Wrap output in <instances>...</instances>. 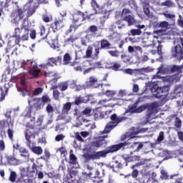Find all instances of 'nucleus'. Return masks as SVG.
<instances>
[{
	"label": "nucleus",
	"instance_id": "f257e3e1",
	"mask_svg": "<svg viewBox=\"0 0 183 183\" xmlns=\"http://www.w3.org/2000/svg\"><path fill=\"white\" fill-rule=\"evenodd\" d=\"M107 138H108V135L100 136L96 138V140L90 142L88 151L89 152H92V154H84V158L87 161H91V159H99L100 158H105L108 154H114V152H117L119 151V149H125L129 148L132 149L131 154L133 152H139L142 148H144V143L139 142H131V139L127 140L123 143H119L117 144H113L109 147L106 150H102L99 152H95L98 149V148H101L102 145H107L108 142H107Z\"/></svg>",
	"mask_w": 183,
	"mask_h": 183
},
{
	"label": "nucleus",
	"instance_id": "f03ea898",
	"mask_svg": "<svg viewBox=\"0 0 183 183\" xmlns=\"http://www.w3.org/2000/svg\"><path fill=\"white\" fill-rule=\"evenodd\" d=\"M38 135V132L35 131V126L32 124H27L26 129L24 132V136L26 141V145L29 147L34 154L36 155H41L44 150L41 147H34V141L35 138Z\"/></svg>",
	"mask_w": 183,
	"mask_h": 183
},
{
	"label": "nucleus",
	"instance_id": "7ed1b4c3",
	"mask_svg": "<svg viewBox=\"0 0 183 183\" xmlns=\"http://www.w3.org/2000/svg\"><path fill=\"white\" fill-rule=\"evenodd\" d=\"M14 35L13 38H15L14 42L16 45H19L22 41H28L29 39V24L23 23L21 28L17 27L14 29Z\"/></svg>",
	"mask_w": 183,
	"mask_h": 183
},
{
	"label": "nucleus",
	"instance_id": "20e7f679",
	"mask_svg": "<svg viewBox=\"0 0 183 183\" xmlns=\"http://www.w3.org/2000/svg\"><path fill=\"white\" fill-rule=\"evenodd\" d=\"M62 61V56H59L57 57H50L48 58L46 64H40V68H42V69H44V75L46 76H54L55 74L52 71L48 70V68L49 66H55L58 65V64H61Z\"/></svg>",
	"mask_w": 183,
	"mask_h": 183
},
{
	"label": "nucleus",
	"instance_id": "39448f33",
	"mask_svg": "<svg viewBox=\"0 0 183 183\" xmlns=\"http://www.w3.org/2000/svg\"><path fill=\"white\" fill-rule=\"evenodd\" d=\"M174 46L171 51L172 58L183 59V38L179 37L174 40Z\"/></svg>",
	"mask_w": 183,
	"mask_h": 183
},
{
	"label": "nucleus",
	"instance_id": "423d86ee",
	"mask_svg": "<svg viewBox=\"0 0 183 183\" xmlns=\"http://www.w3.org/2000/svg\"><path fill=\"white\" fill-rule=\"evenodd\" d=\"M152 92H155L156 98H162V97H167L168 95V88L167 86L159 87L158 85L155 84L153 88H151Z\"/></svg>",
	"mask_w": 183,
	"mask_h": 183
},
{
	"label": "nucleus",
	"instance_id": "0eeeda50",
	"mask_svg": "<svg viewBox=\"0 0 183 183\" xmlns=\"http://www.w3.org/2000/svg\"><path fill=\"white\" fill-rule=\"evenodd\" d=\"M65 26L64 24V19H55L54 21L50 24V28H51L53 32H58L59 29H62Z\"/></svg>",
	"mask_w": 183,
	"mask_h": 183
},
{
	"label": "nucleus",
	"instance_id": "6e6552de",
	"mask_svg": "<svg viewBox=\"0 0 183 183\" xmlns=\"http://www.w3.org/2000/svg\"><path fill=\"white\" fill-rule=\"evenodd\" d=\"M124 165H125V163L124 162V160L122 157H119L117 159L112 162V164H110L109 165V167L111 168L114 172H115L116 169H122L124 168Z\"/></svg>",
	"mask_w": 183,
	"mask_h": 183
},
{
	"label": "nucleus",
	"instance_id": "1a4fd4ad",
	"mask_svg": "<svg viewBox=\"0 0 183 183\" xmlns=\"http://www.w3.org/2000/svg\"><path fill=\"white\" fill-rule=\"evenodd\" d=\"M123 162H124V167H128L129 162H135V161H140L141 157L139 156H130L129 154H123L121 156Z\"/></svg>",
	"mask_w": 183,
	"mask_h": 183
},
{
	"label": "nucleus",
	"instance_id": "9d476101",
	"mask_svg": "<svg viewBox=\"0 0 183 183\" xmlns=\"http://www.w3.org/2000/svg\"><path fill=\"white\" fill-rule=\"evenodd\" d=\"M90 5L92 6V11H94V15H98L99 14H102L104 11V6L101 5L97 0H92Z\"/></svg>",
	"mask_w": 183,
	"mask_h": 183
},
{
	"label": "nucleus",
	"instance_id": "9b49d317",
	"mask_svg": "<svg viewBox=\"0 0 183 183\" xmlns=\"http://www.w3.org/2000/svg\"><path fill=\"white\" fill-rule=\"evenodd\" d=\"M159 107V104L158 102H153L150 104H147V109H148V117H151V115H154V114H158V108Z\"/></svg>",
	"mask_w": 183,
	"mask_h": 183
},
{
	"label": "nucleus",
	"instance_id": "f8f14e48",
	"mask_svg": "<svg viewBox=\"0 0 183 183\" xmlns=\"http://www.w3.org/2000/svg\"><path fill=\"white\" fill-rule=\"evenodd\" d=\"M36 101L38 104L36 109H41V108L44 107V105H45V104L51 102V99H49V97H48V95H44L41 97V99H36Z\"/></svg>",
	"mask_w": 183,
	"mask_h": 183
},
{
	"label": "nucleus",
	"instance_id": "ddd939ff",
	"mask_svg": "<svg viewBox=\"0 0 183 183\" xmlns=\"http://www.w3.org/2000/svg\"><path fill=\"white\" fill-rule=\"evenodd\" d=\"M111 122H109L110 124L114 125V127H117L118 124H120V122H122V121H125L127 119V117H118L117 114H113L110 117Z\"/></svg>",
	"mask_w": 183,
	"mask_h": 183
},
{
	"label": "nucleus",
	"instance_id": "4468645a",
	"mask_svg": "<svg viewBox=\"0 0 183 183\" xmlns=\"http://www.w3.org/2000/svg\"><path fill=\"white\" fill-rule=\"evenodd\" d=\"M25 13V9H21L19 6H17V10L16 12L11 13V18H14V19H16V18H19V19H24L25 15L24 14Z\"/></svg>",
	"mask_w": 183,
	"mask_h": 183
},
{
	"label": "nucleus",
	"instance_id": "2eb2a0df",
	"mask_svg": "<svg viewBox=\"0 0 183 183\" xmlns=\"http://www.w3.org/2000/svg\"><path fill=\"white\" fill-rule=\"evenodd\" d=\"M90 99L88 97H82L81 96L76 97L74 99V102H71L72 105H81V104H87L89 102Z\"/></svg>",
	"mask_w": 183,
	"mask_h": 183
},
{
	"label": "nucleus",
	"instance_id": "dca6fc26",
	"mask_svg": "<svg viewBox=\"0 0 183 183\" xmlns=\"http://www.w3.org/2000/svg\"><path fill=\"white\" fill-rule=\"evenodd\" d=\"M84 18V12H81V11H77L73 14V24H78L79 21H81Z\"/></svg>",
	"mask_w": 183,
	"mask_h": 183
},
{
	"label": "nucleus",
	"instance_id": "f3484780",
	"mask_svg": "<svg viewBox=\"0 0 183 183\" xmlns=\"http://www.w3.org/2000/svg\"><path fill=\"white\" fill-rule=\"evenodd\" d=\"M72 107V103L66 102L63 104V107L61 109L62 115H68L69 114V111H71V108Z\"/></svg>",
	"mask_w": 183,
	"mask_h": 183
},
{
	"label": "nucleus",
	"instance_id": "a211bd4d",
	"mask_svg": "<svg viewBox=\"0 0 183 183\" xmlns=\"http://www.w3.org/2000/svg\"><path fill=\"white\" fill-rule=\"evenodd\" d=\"M115 127L117 126L112 124L110 122L107 123L104 131L100 132V135H104V134H109L112 129L115 128Z\"/></svg>",
	"mask_w": 183,
	"mask_h": 183
},
{
	"label": "nucleus",
	"instance_id": "6ab92c4d",
	"mask_svg": "<svg viewBox=\"0 0 183 183\" xmlns=\"http://www.w3.org/2000/svg\"><path fill=\"white\" fill-rule=\"evenodd\" d=\"M31 169L32 170H29V167H27V177H29V178H34L35 176V171L38 169V165H36L35 163H33Z\"/></svg>",
	"mask_w": 183,
	"mask_h": 183
},
{
	"label": "nucleus",
	"instance_id": "aec40b11",
	"mask_svg": "<svg viewBox=\"0 0 183 183\" xmlns=\"http://www.w3.org/2000/svg\"><path fill=\"white\" fill-rule=\"evenodd\" d=\"M123 21L125 22H127L128 26H132L134 24H136L135 18L132 16V15L125 16L123 18Z\"/></svg>",
	"mask_w": 183,
	"mask_h": 183
},
{
	"label": "nucleus",
	"instance_id": "412c9836",
	"mask_svg": "<svg viewBox=\"0 0 183 183\" xmlns=\"http://www.w3.org/2000/svg\"><path fill=\"white\" fill-rule=\"evenodd\" d=\"M99 42L100 49H111V43L107 39H102Z\"/></svg>",
	"mask_w": 183,
	"mask_h": 183
},
{
	"label": "nucleus",
	"instance_id": "4be33fe9",
	"mask_svg": "<svg viewBox=\"0 0 183 183\" xmlns=\"http://www.w3.org/2000/svg\"><path fill=\"white\" fill-rule=\"evenodd\" d=\"M11 114H12V112L8 111L5 114V117L6 118V123L8 127L11 125V128H14V120H12V118L11 117Z\"/></svg>",
	"mask_w": 183,
	"mask_h": 183
},
{
	"label": "nucleus",
	"instance_id": "5701e85b",
	"mask_svg": "<svg viewBox=\"0 0 183 183\" xmlns=\"http://www.w3.org/2000/svg\"><path fill=\"white\" fill-rule=\"evenodd\" d=\"M19 151L21 154V157H24V158H26L27 161L29 159V152L26 149V148L20 147Z\"/></svg>",
	"mask_w": 183,
	"mask_h": 183
},
{
	"label": "nucleus",
	"instance_id": "b1692460",
	"mask_svg": "<svg viewBox=\"0 0 183 183\" xmlns=\"http://www.w3.org/2000/svg\"><path fill=\"white\" fill-rule=\"evenodd\" d=\"M94 119L97 121V119H102L105 117L104 116V112L99 111V108H97L94 110Z\"/></svg>",
	"mask_w": 183,
	"mask_h": 183
},
{
	"label": "nucleus",
	"instance_id": "393cba45",
	"mask_svg": "<svg viewBox=\"0 0 183 183\" xmlns=\"http://www.w3.org/2000/svg\"><path fill=\"white\" fill-rule=\"evenodd\" d=\"M29 74L31 75L33 78H38L39 75H41V70L38 69H30Z\"/></svg>",
	"mask_w": 183,
	"mask_h": 183
},
{
	"label": "nucleus",
	"instance_id": "a878e982",
	"mask_svg": "<svg viewBox=\"0 0 183 183\" xmlns=\"http://www.w3.org/2000/svg\"><path fill=\"white\" fill-rule=\"evenodd\" d=\"M39 31L38 32V35L41 36V39H46V35L45 34L46 32V29H45V26L41 25L39 26Z\"/></svg>",
	"mask_w": 183,
	"mask_h": 183
},
{
	"label": "nucleus",
	"instance_id": "bb28decb",
	"mask_svg": "<svg viewBox=\"0 0 183 183\" xmlns=\"http://www.w3.org/2000/svg\"><path fill=\"white\" fill-rule=\"evenodd\" d=\"M6 161L10 165H18V159L15 158V156H8Z\"/></svg>",
	"mask_w": 183,
	"mask_h": 183
},
{
	"label": "nucleus",
	"instance_id": "cd10ccee",
	"mask_svg": "<svg viewBox=\"0 0 183 183\" xmlns=\"http://www.w3.org/2000/svg\"><path fill=\"white\" fill-rule=\"evenodd\" d=\"M35 12H36V7H35V6H29V8L27 9V18L32 16Z\"/></svg>",
	"mask_w": 183,
	"mask_h": 183
},
{
	"label": "nucleus",
	"instance_id": "c85d7f7f",
	"mask_svg": "<svg viewBox=\"0 0 183 183\" xmlns=\"http://www.w3.org/2000/svg\"><path fill=\"white\" fill-rule=\"evenodd\" d=\"M124 19L118 20L116 21V24L117 25L118 29H124L127 28V24H125Z\"/></svg>",
	"mask_w": 183,
	"mask_h": 183
},
{
	"label": "nucleus",
	"instance_id": "c756f323",
	"mask_svg": "<svg viewBox=\"0 0 183 183\" xmlns=\"http://www.w3.org/2000/svg\"><path fill=\"white\" fill-rule=\"evenodd\" d=\"M94 51V48L92 46H89L86 50L85 58L90 59L92 58V52Z\"/></svg>",
	"mask_w": 183,
	"mask_h": 183
},
{
	"label": "nucleus",
	"instance_id": "7c9ffc66",
	"mask_svg": "<svg viewBox=\"0 0 183 183\" xmlns=\"http://www.w3.org/2000/svg\"><path fill=\"white\" fill-rule=\"evenodd\" d=\"M121 58H122V61H123L124 64H129V62H131L130 55H128L127 54H123L121 55Z\"/></svg>",
	"mask_w": 183,
	"mask_h": 183
},
{
	"label": "nucleus",
	"instance_id": "2f4dec72",
	"mask_svg": "<svg viewBox=\"0 0 183 183\" xmlns=\"http://www.w3.org/2000/svg\"><path fill=\"white\" fill-rule=\"evenodd\" d=\"M143 10L145 15H147V16H149V15L151 14V11H149V4L144 3Z\"/></svg>",
	"mask_w": 183,
	"mask_h": 183
},
{
	"label": "nucleus",
	"instance_id": "473e14b6",
	"mask_svg": "<svg viewBox=\"0 0 183 183\" xmlns=\"http://www.w3.org/2000/svg\"><path fill=\"white\" fill-rule=\"evenodd\" d=\"M64 65H68L71 61V55L69 53H66L63 57Z\"/></svg>",
	"mask_w": 183,
	"mask_h": 183
},
{
	"label": "nucleus",
	"instance_id": "72a5a7b5",
	"mask_svg": "<svg viewBox=\"0 0 183 183\" xmlns=\"http://www.w3.org/2000/svg\"><path fill=\"white\" fill-rule=\"evenodd\" d=\"M172 72H177L178 74H182V66L174 65L171 69Z\"/></svg>",
	"mask_w": 183,
	"mask_h": 183
},
{
	"label": "nucleus",
	"instance_id": "f704fd0d",
	"mask_svg": "<svg viewBox=\"0 0 183 183\" xmlns=\"http://www.w3.org/2000/svg\"><path fill=\"white\" fill-rule=\"evenodd\" d=\"M97 82H98L97 78H95L94 76H90L89 79V81L87 82V85H89V86H94V85H95Z\"/></svg>",
	"mask_w": 183,
	"mask_h": 183
},
{
	"label": "nucleus",
	"instance_id": "c9c22d12",
	"mask_svg": "<svg viewBox=\"0 0 183 183\" xmlns=\"http://www.w3.org/2000/svg\"><path fill=\"white\" fill-rule=\"evenodd\" d=\"M77 159H78L76 158V156H75V154H74L73 153L70 154L69 160H70V164L71 165H76V164H78V162H76Z\"/></svg>",
	"mask_w": 183,
	"mask_h": 183
},
{
	"label": "nucleus",
	"instance_id": "e433bc0d",
	"mask_svg": "<svg viewBox=\"0 0 183 183\" xmlns=\"http://www.w3.org/2000/svg\"><path fill=\"white\" fill-rule=\"evenodd\" d=\"M7 135L9 139H14V127H12L11 124L9 125V129L7 130Z\"/></svg>",
	"mask_w": 183,
	"mask_h": 183
},
{
	"label": "nucleus",
	"instance_id": "4c0bfd02",
	"mask_svg": "<svg viewBox=\"0 0 183 183\" xmlns=\"http://www.w3.org/2000/svg\"><path fill=\"white\" fill-rule=\"evenodd\" d=\"M138 104H139V102H136L133 106L129 107V112H131L132 114L136 113L137 114V109L138 107Z\"/></svg>",
	"mask_w": 183,
	"mask_h": 183
},
{
	"label": "nucleus",
	"instance_id": "58836bf2",
	"mask_svg": "<svg viewBox=\"0 0 183 183\" xmlns=\"http://www.w3.org/2000/svg\"><path fill=\"white\" fill-rule=\"evenodd\" d=\"M120 69H121V64H119V62H114L110 66V69H112V71H119Z\"/></svg>",
	"mask_w": 183,
	"mask_h": 183
},
{
	"label": "nucleus",
	"instance_id": "ea45409f",
	"mask_svg": "<svg viewBox=\"0 0 183 183\" xmlns=\"http://www.w3.org/2000/svg\"><path fill=\"white\" fill-rule=\"evenodd\" d=\"M131 35L133 36H135L137 35H141L142 34V31L139 29H132L130 30Z\"/></svg>",
	"mask_w": 183,
	"mask_h": 183
},
{
	"label": "nucleus",
	"instance_id": "a19ab883",
	"mask_svg": "<svg viewBox=\"0 0 183 183\" xmlns=\"http://www.w3.org/2000/svg\"><path fill=\"white\" fill-rule=\"evenodd\" d=\"M174 127L177 128L178 129H181V127H182V121H181V119L179 117H176V121L174 122Z\"/></svg>",
	"mask_w": 183,
	"mask_h": 183
},
{
	"label": "nucleus",
	"instance_id": "79ce46f5",
	"mask_svg": "<svg viewBox=\"0 0 183 183\" xmlns=\"http://www.w3.org/2000/svg\"><path fill=\"white\" fill-rule=\"evenodd\" d=\"M59 88L61 92H64V91H66L68 89V83L63 82L59 84Z\"/></svg>",
	"mask_w": 183,
	"mask_h": 183
},
{
	"label": "nucleus",
	"instance_id": "37998d69",
	"mask_svg": "<svg viewBox=\"0 0 183 183\" xmlns=\"http://www.w3.org/2000/svg\"><path fill=\"white\" fill-rule=\"evenodd\" d=\"M89 31L91 32V34L97 35V32H98V26L95 25H92L89 27Z\"/></svg>",
	"mask_w": 183,
	"mask_h": 183
},
{
	"label": "nucleus",
	"instance_id": "c03bdc74",
	"mask_svg": "<svg viewBox=\"0 0 183 183\" xmlns=\"http://www.w3.org/2000/svg\"><path fill=\"white\" fill-rule=\"evenodd\" d=\"M147 108H148L147 104L141 105L140 107H137V114H139V113L142 112L143 111H145V109H147Z\"/></svg>",
	"mask_w": 183,
	"mask_h": 183
},
{
	"label": "nucleus",
	"instance_id": "a18cd8bd",
	"mask_svg": "<svg viewBox=\"0 0 183 183\" xmlns=\"http://www.w3.org/2000/svg\"><path fill=\"white\" fill-rule=\"evenodd\" d=\"M16 172H11L9 179L11 182H15L16 181Z\"/></svg>",
	"mask_w": 183,
	"mask_h": 183
},
{
	"label": "nucleus",
	"instance_id": "49530a36",
	"mask_svg": "<svg viewBox=\"0 0 183 183\" xmlns=\"http://www.w3.org/2000/svg\"><path fill=\"white\" fill-rule=\"evenodd\" d=\"M164 139V132H160L156 142L157 144H161V142H162Z\"/></svg>",
	"mask_w": 183,
	"mask_h": 183
},
{
	"label": "nucleus",
	"instance_id": "de8ad7c7",
	"mask_svg": "<svg viewBox=\"0 0 183 183\" xmlns=\"http://www.w3.org/2000/svg\"><path fill=\"white\" fill-rule=\"evenodd\" d=\"M161 5L162 6H168V8H172V6H174V3L169 0H167L164 2H162Z\"/></svg>",
	"mask_w": 183,
	"mask_h": 183
},
{
	"label": "nucleus",
	"instance_id": "09e8293b",
	"mask_svg": "<svg viewBox=\"0 0 183 183\" xmlns=\"http://www.w3.org/2000/svg\"><path fill=\"white\" fill-rule=\"evenodd\" d=\"M42 21L45 22L46 24L49 23L50 21L52 20V18L49 17L47 14H43L41 16Z\"/></svg>",
	"mask_w": 183,
	"mask_h": 183
},
{
	"label": "nucleus",
	"instance_id": "8fccbe9b",
	"mask_svg": "<svg viewBox=\"0 0 183 183\" xmlns=\"http://www.w3.org/2000/svg\"><path fill=\"white\" fill-rule=\"evenodd\" d=\"M160 178L161 179H168L169 176H168V173L165 170H162Z\"/></svg>",
	"mask_w": 183,
	"mask_h": 183
},
{
	"label": "nucleus",
	"instance_id": "3c124183",
	"mask_svg": "<svg viewBox=\"0 0 183 183\" xmlns=\"http://www.w3.org/2000/svg\"><path fill=\"white\" fill-rule=\"evenodd\" d=\"M59 152H60L61 155H63V157H66V154H68L66 149H65L64 147L59 149Z\"/></svg>",
	"mask_w": 183,
	"mask_h": 183
},
{
	"label": "nucleus",
	"instance_id": "603ef678",
	"mask_svg": "<svg viewBox=\"0 0 183 183\" xmlns=\"http://www.w3.org/2000/svg\"><path fill=\"white\" fill-rule=\"evenodd\" d=\"M108 52L109 55H111V56H114L115 58H118L119 56V55L118 54H119V51H118V50L109 51Z\"/></svg>",
	"mask_w": 183,
	"mask_h": 183
},
{
	"label": "nucleus",
	"instance_id": "864d4df0",
	"mask_svg": "<svg viewBox=\"0 0 183 183\" xmlns=\"http://www.w3.org/2000/svg\"><path fill=\"white\" fill-rule=\"evenodd\" d=\"M91 112H92V110L90 108L86 107L82 111L81 114L83 115H89Z\"/></svg>",
	"mask_w": 183,
	"mask_h": 183
},
{
	"label": "nucleus",
	"instance_id": "5fc2aeb1",
	"mask_svg": "<svg viewBox=\"0 0 183 183\" xmlns=\"http://www.w3.org/2000/svg\"><path fill=\"white\" fill-rule=\"evenodd\" d=\"M159 26L160 28H168V26H169V23H168V21H162L159 23Z\"/></svg>",
	"mask_w": 183,
	"mask_h": 183
},
{
	"label": "nucleus",
	"instance_id": "6e6d98bb",
	"mask_svg": "<svg viewBox=\"0 0 183 183\" xmlns=\"http://www.w3.org/2000/svg\"><path fill=\"white\" fill-rule=\"evenodd\" d=\"M101 47L99 46H97L94 49V57L95 58H98V56H99V51H101Z\"/></svg>",
	"mask_w": 183,
	"mask_h": 183
},
{
	"label": "nucleus",
	"instance_id": "4d7b16f0",
	"mask_svg": "<svg viewBox=\"0 0 183 183\" xmlns=\"http://www.w3.org/2000/svg\"><path fill=\"white\" fill-rule=\"evenodd\" d=\"M46 110L48 114H52V112H54V107H52V105L48 104L46 106Z\"/></svg>",
	"mask_w": 183,
	"mask_h": 183
},
{
	"label": "nucleus",
	"instance_id": "13d9d810",
	"mask_svg": "<svg viewBox=\"0 0 183 183\" xmlns=\"http://www.w3.org/2000/svg\"><path fill=\"white\" fill-rule=\"evenodd\" d=\"M163 15L165 18H168L169 19H174V18H175V14H171L169 13H163Z\"/></svg>",
	"mask_w": 183,
	"mask_h": 183
},
{
	"label": "nucleus",
	"instance_id": "bf43d9fd",
	"mask_svg": "<svg viewBox=\"0 0 183 183\" xmlns=\"http://www.w3.org/2000/svg\"><path fill=\"white\" fill-rule=\"evenodd\" d=\"M75 41H76V38H74V36H70L69 38H68L66 40V42H68L69 44H74V42H75Z\"/></svg>",
	"mask_w": 183,
	"mask_h": 183
},
{
	"label": "nucleus",
	"instance_id": "052dcab7",
	"mask_svg": "<svg viewBox=\"0 0 183 183\" xmlns=\"http://www.w3.org/2000/svg\"><path fill=\"white\" fill-rule=\"evenodd\" d=\"M42 91H43L42 88L39 87L34 89L33 94L34 95H39V94H42Z\"/></svg>",
	"mask_w": 183,
	"mask_h": 183
},
{
	"label": "nucleus",
	"instance_id": "680f3d73",
	"mask_svg": "<svg viewBox=\"0 0 183 183\" xmlns=\"http://www.w3.org/2000/svg\"><path fill=\"white\" fill-rule=\"evenodd\" d=\"M64 138H65L64 134H58L56 136L55 139L57 142H59V141L64 140Z\"/></svg>",
	"mask_w": 183,
	"mask_h": 183
},
{
	"label": "nucleus",
	"instance_id": "e2e57ef3",
	"mask_svg": "<svg viewBox=\"0 0 183 183\" xmlns=\"http://www.w3.org/2000/svg\"><path fill=\"white\" fill-rule=\"evenodd\" d=\"M138 175H139V172L138 169H134L132 172V178H138Z\"/></svg>",
	"mask_w": 183,
	"mask_h": 183
},
{
	"label": "nucleus",
	"instance_id": "0e129e2a",
	"mask_svg": "<svg viewBox=\"0 0 183 183\" xmlns=\"http://www.w3.org/2000/svg\"><path fill=\"white\" fill-rule=\"evenodd\" d=\"M30 38L31 39H35L36 38V30H31L30 31Z\"/></svg>",
	"mask_w": 183,
	"mask_h": 183
},
{
	"label": "nucleus",
	"instance_id": "69168bd1",
	"mask_svg": "<svg viewBox=\"0 0 183 183\" xmlns=\"http://www.w3.org/2000/svg\"><path fill=\"white\" fill-rule=\"evenodd\" d=\"M177 24H178L179 26H180L181 28H183L182 16H181V15L179 16V19L177 20Z\"/></svg>",
	"mask_w": 183,
	"mask_h": 183
},
{
	"label": "nucleus",
	"instance_id": "338daca9",
	"mask_svg": "<svg viewBox=\"0 0 183 183\" xmlns=\"http://www.w3.org/2000/svg\"><path fill=\"white\" fill-rule=\"evenodd\" d=\"M5 151V142L4 140H0V152Z\"/></svg>",
	"mask_w": 183,
	"mask_h": 183
},
{
	"label": "nucleus",
	"instance_id": "774afa93",
	"mask_svg": "<svg viewBox=\"0 0 183 183\" xmlns=\"http://www.w3.org/2000/svg\"><path fill=\"white\" fill-rule=\"evenodd\" d=\"M107 97H114V95H115V92L112 91V90H107L105 92Z\"/></svg>",
	"mask_w": 183,
	"mask_h": 183
}]
</instances>
